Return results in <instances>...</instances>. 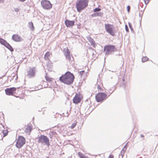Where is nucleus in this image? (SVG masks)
Masks as SVG:
<instances>
[{
    "label": "nucleus",
    "instance_id": "nucleus-1",
    "mask_svg": "<svg viewBox=\"0 0 158 158\" xmlns=\"http://www.w3.org/2000/svg\"><path fill=\"white\" fill-rule=\"evenodd\" d=\"M74 78L75 77L73 74L70 72L67 71L60 77L59 80L65 84L70 85L73 83Z\"/></svg>",
    "mask_w": 158,
    "mask_h": 158
},
{
    "label": "nucleus",
    "instance_id": "nucleus-2",
    "mask_svg": "<svg viewBox=\"0 0 158 158\" xmlns=\"http://www.w3.org/2000/svg\"><path fill=\"white\" fill-rule=\"evenodd\" d=\"M89 0H77L76 3L77 11L81 12L88 6Z\"/></svg>",
    "mask_w": 158,
    "mask_h": 158
},
{
    "label": "nucleus",
    "instance_id": "nucleus-3",
    "mask_svg": "<svg viewBox=\"0 0 158 158\" xmlns=\"http://www.w3.org/2000/svg\"><path fill=\"white\" fill-rule=\"evenodd\" d=\"M117 51V48L114 45H107L105 46L104 48V51L105 52L106 55L111 54L112 53Z\"/></svg>",
    "mask_w": 158,
    "mask_h": 158
},
{
    "label": "nucleus",
    "instance_id": "nucleus-4",
    "mask_svg": "<svg viewBox=\"0 0 158 158\" xmlns=\"http://www.w3.org/2000/svg\"><path fill=\"white\" fill-rule=\"evenodd\" d=\"M106 31L112 36L115 35L114 27L113 25L109 23L105 24Z\"/></svg>",
    "mask_w": 158,
    "mask_h": 158
},
{
    "label": "nucleus",
    "instance_id": "nucleus-5",
    "mask_svg": "<svg viewBox=\"0 0 158 158\" xmlns=\"http://www.w3.org/2000/svg\"><path fill=\"white\" fill-rule=\"evenodd\" d=\"M37 142L42 144H45L48 147L50 145L49 140V138L46 135H41L39 137Z\"/></svg>",
    "mask_w": 158,
    "mask_h": 158
},
{
    "label": "nucleus",
    "instance_id": "nucleus-6",
    "mask_svg": "<svg viewBox=\"0 0 158 158\" xmlns=\"http://www.w3.org/2000/svg\"><path fill=\"white\" fill-rule=\"evenodd\" d=\"M107 98V94L104 93H98L95 96V99L98 102H102Z\"/></svg>",
    "mask_w": 158,
    "mask_h": 158
},
{
    "label": "nucleus",
    "instance_id": "nucleus-7",
    "mask_svg": "<svg viewBox=\"0 0 158 158\" xmlns=\"http://www.w3.org/2000/svg\"><path fill=\"white\" fill-rule=\"evenodd\" d=\"M25 138L22 136H19L17 140L16 146L18 148H21L25 143Z\"/></svg>",
    "mask_w": 158,
    "mask_h": 158
},
{
    "label": "nucleus",
    "instance_id": "nucleus-8",
    "mask_svg": "<svg viewBox=\"0 0 158 158\" xmlns=\"http://www.w3.org/2000/svg\"><path fill=\"white\" fill-rule=\"evenodd\" d=\"M36 70L35 67H29L27 70V76L29 78H32L35 76Z\"/></svg>",
    "mask_w": 158,
    "mask_h": 158
},
{
    "label": "nucleus",
    "instance_id": "nucleus-9",
    "mask_svg": "<svg viewBox=\"0 0 158 158\" xmlns=\"http://www.w3.org/2000/svg\"><path fill=\"white\" fill-rule=\"evenodd\" d=\"M41 5L43 8L46 10H49L52 7V5L50 2L47 0H43L41 1Z\"/></svg>",
    "mask_w": 158,
    "mask_h": 158
},
{
    "label": "nucleus",
    "instance_id": "nucleus-10",
    "mask_svg": "<svg viewBox=\"0 0 158 158\" xmlns=\"http://www.w3.org/2000/svg\"><path fill=\"white\" fill-rule=\"evenodd\" d=\"M0 43L4 45L11 52H12L14 51V49L12 47L6 40L0 38Z\"/></svg>",
    "mask_w": 158,
    "mask_h": 158
},
{
    "label": "nucleus",
    "instance_id": "nucleus-11",
    "mask_svg": "<svg viewBox=\"0 0 158 158\" xmlns=\"http://www.w3.org/2000/svg\"><path fill=\"white\" fill-rule=\"evenodd\" d=\"M16 89L15 87L7 88L5 90L6 94L8 95H12L15 92Z\"/></svg>",
    "mask_w": 158,
    "mask_h": 158
},
{
    "label": "nucleus",
    "instance_id": "nucleus-12",
    "mask_svg": "<svg viewBox=\"0 0 158 158\" xmlns=\"http://www.w3.org/2000/svg\"><path fill=\"white\" fill-rule=\"evenodd\" d=\"M75 23L74 20H69L67 19H66L64 22L65 25L68 27L73 26L74 25Z\"/></svg>",
    "mask_w": 158,
    "mask_h": 158
},
{
    "label": "nucleus",
    "instance_id": "nucleus-13",
    "mask_svg": "<svg viewBox=\"0 0 158 158\" xmlns=\"http://www.w3.org/2000/svg\"><path fill=\"white\" fill-rule=\"evenodd\" d=\"M12 39L15 42H20L23 40V39L18 35L14 34L12 37Z\"/></svg>",
    "mask_w": 158,
    "mask_h": 158
},
{
    "label": "nucleus",
    "instance_id": "nucleus-14",
    "mask_svg": "<svg viewBox=\"0 0 158 158\" xmlns=\"http://www.w3.org/2000/svg\"><path fill=\"white\" fill-rule=\"evenodd\" d=\"M81 100L80 96L76 95L73 99V102L75 104H77L80 102Z\"/></svg>",
    "mask_w": 158,
    "mask_h": 158
},
{
    "label": "nucleus",
    "instance_id": "nucleus-15",
    "mask_svg": "<svg viewBox=\"0 0 158 158\" xmlns=\"http://www.w3.org/2000/svg\"><path fill=\"white\" fill-rule=\"evenodd\" d=\"M32 128L30 125H28L24 131L27 133H30L31 131Z\"/></svg>",
    "mask_w": 158,
    "mask_h": 158
},
{
    "label": "nucleus",
    "instance_id": "nucleus-16",
    "mask_svg": "<svg viewBox=\"0 0 158 158\" xmlns=\"http://www.w3.org/2000/svg\"><path fill=\"white\" fill-rule=\"evenodd\" d=\"M29 26L30 28L32 31H34V27L33 25V23L32 22H31L29 23H28Z\"/></svg>",
    "mask_w": 158,
    "mask_h": 158
},
{
    "label": "nucleus",
    "instance_id": "nucleus-17",
    "mask_svg": "<svg viewBox=\"0 0 158 158\" xmlns=\"http://www.w3.org/2000/svg\"><path fill=\"white\" fill-rule=\"evenodd\" d=\"M65 57L66 58L69 60V62L71 63H72V62H73L72 61H73V57H72L71 58L70 55L66 56H65Z\"/></svg>",
    "mask_w": 158,
    "mask_h": 158
},
{
    "label": "nucleus",
    "instance_id": "nucleus-18",
    "mask_svg": "<svg viewBox=\"0 0 158 158\" xmlns=\"http://www.w3.org/2000/svg\"><path fill=\"white\" fill-rule=\"evenodd\" d=\"M97 16L102 17L103 15V13L102 12H99L96 13Z\"/></svg>",
    "mask_w": 158,
    "mask_h": 158
},
{
    "label": "nucleus",
    "instance_id": "nucleus-19",
    "mask_svg": "<svg viewBox=\"0 0 158 158\" xmlns=\"http://www.w3.org/2000/svg\"><path fill=\"white\" fill-rule=\"evenodd\" d=\"M78 153L79 156L80 158H84L85 156L84 155L83 153L80 152H79Z\"/></svg>",
    "mask_w": 158,
    "mask_h": 158
},
{
    "label": "nucleus",
    "instance_id": "nucleus-20",
    "mask_svg": "<svg viewBox=\"0 0 158 158\" xmlns=\"http://www.w3.org/2000/svg\"><path fill=\"white\" fill-rule=\"evenodd\" d=\"M101 10V9H100L98 7H97V8H95L93 10V11L94 12L97 13V12H98L100 11Z\"/></svg>",
    "mask_w": 158,
    "mask_h": 158
},
{
    "label": "nucleus",
    "instance_id": "nucleus-21",
    "mask_svg": "<svg viewBox=\"0 0 158 158\" xmlns=\"http://www.w3.org/2000/svg\"><path fill=\"white\" fill-rule=\"evenodd\" d=\"M148 58L146 57L145 56L143 57L142 59V62H144L148 60Z\"/></svg>",
    "mask_w": 158,
    "mask_h": 158
},
{
    "label": "nucleus",
    "instance_id": "nucleus-22",
    "mask_svg": "<svg viewBox=\"0 0 158 158\" xmlns=\"http://www.w3.org/2000/svg\"><path fill=\"white\" fill-rule=\"evenodd\" d=\"M65 56L70 55V52L68 49L66 50V52H65Z\"/></svg>",
    "mask_w": 158,
    "mask_h": 158
},
{
    "label": "nucleus",
    "instance_id": "nucleus-23",
    "mask_svg": "<svg viewBox=\"0 0 158 158\" xmlns=\"http://www.w3.org/2000/svg\"><path fill=\"white\" fill-rule=\"evenodd\" d=\"M128 25H129V28H130V29H131V31H134V30L132 27V25H131V24L130 23H128Z\"/></svg>",
    "mask_w": 158,
    "mask_h": 158
},
{
    "label": "nucleus",
    "instance_id": "nucleus-24",
    "mask_svg": "<svg viewBox=\"0 0 158 158\" xmlns=\"http://www.w3.org/2000/svg\"><path fill=\"white\" fill-rule=\"evenodd\" d=\"M97 88L99 90H100V91H103V90L101 88L100 86L97 83Z\"/></svg>",
    "mask_w": 158,
    "mask_h": 158
},
{
    "label": "nucleus",
    "instance_id": "nucleus-25",
    "mask_svg": "<svg viewBox=\"0 0 158 158\" xmlns=\"http://www.w3.org/2000/svg\"><path fill=\"white\" fill-rule=\"evenodd\" d=\"M77 122L73 123L71 126V128L72 129L76 125Z\"/></svg>",
    "mask_w": 158,
    "mask_h": 158
},
{
    "label": "nucleus",
    "instance_id": "nucleus-26",
    "mask_svg": "<svg viewBox=\"0 0 158 158\" xmlns=\"http://www.w3.org/2000/svg\"><path fill=\"white\" fill-rule=\"evenodd\" d=\"M50 55V53L49 52H47L46 53L45 55V58L49 56Z\"/></svg>",
    "mask_w": 158,
    "mask_h": 158
},
{
    "label": "nucleus",
    "instance_id": "nucleus-27",
    "mask_svg": "<svg viewBox=\"0 0 158 158\" xmlns=\"http://www.w3.org/2000/svg\"><path fill=\"white\" fill-rule=\"evenodd\" d=\"M85 73V71L84 70H82L81 71H80L79 72V74L81 76H82L84 73Z\"/></svg>",
    "mask_w": 158,
    "mask_h": 158
},
{
    "label": "nucleus",
    "instance_id": "nucleus-28",
    "mask_svg": "<svg viewBox=\"0 0 158 158\" xmlns=\"http://www.w3.org/2000/svg\"><path fill=\"white\" fill-rule=\"evenodd\" d=\"M125 28L126 31L127 32H128L129 31V29H128V26L127 25H125Z\"/></svg>",
    "mask_w": 158,
    "mask_h": 158
},
{
    "label": "nucleus",
    "instance_id": "nucleus-29",
    "mask_svg": "<svg viewBox=\"0 0 158 158\" xmlns=\"http://www.w3.org/2000/svg\"><path fill=\"white\" fill-rule=\"evenodd\" d=\"M91 16L92 17H95L97 16L96 13L95 12V13H94L93 14L91 15Z\"/></svg>",
    "mask_w": 158,
    "mask_h": 158
},
{
    "label": "nucleus",
    "instance_id": "nucleus-30",
    "mask_svg": "<svg viewBox=\"0 0 158 158\" xmlns=\"http://www.w3.org/2000/svg\"><path fill=\"white\" fill-rule=\"evenodd\" d=\"M45 78L47 81L50 82L51 81V80L49 78L47 77L46 76H45Z\"/></svg>",
    "mask_w": 158,
    "mask_h": 158
},
{
    "label": "nucleus",
    "instance_id": "nucleus-31",
    "mask_svg": "<svg viewBox=\"0 0 158 158\" xmlns=\"http://www.w3.org/2000/svg\"><path fill=\"white\" fill-rule=\"evenodd\" d=\"M89 41L92 44H93L94 42V40L91 38H90V40H89Z\"/></svg>",
    "mask_w": 158,
    "mask_h": 158
},
{
    "label": "nucleus",
    "instance_id": "nucleus-32",
    "mask_svg": "<svg viewBox=\"0 0 158 158\" xmlns=\"http://www.w3.org/2000/svg\"><path fill=\"white\" fill-rule=\"evenodd\" d=\"M14 10L16 12H18L19 11V9L18 8H14Z\"/></svg>",
    "mask_w": 158,
    "mask_h": 158
},
{
    "label": "nucleus",
    "instance_id": "nucleus-33",
    "mask_svg": "<svg viewBox=\"0 0 158 158\" xmlns=\"http://www.w3.org/2000/svg\"><path fill=\"white\" fill-rule=\"evenodd\" d=\"M127 9L128 12H129L130 10V6H128L127 7Z\"/></svg>",
    "mask_w": 158,
    "mask_h": 158
},
{
    "label": "nucleus",
    "instance_id": "nucleus-34",
    "mask_svg": "<svg viewBox=\"0 0 158 158\" xmlns=\"http://www.w3.org/2000/svg\"><path fill=\"white\" fill-rule=\"evenodd\" d=\"M144 0L145 2V3L146 4H147L149 2V0Z\"/></svg>",
    "mask_w": 158,
    "mask_h": 158
},
{
    "label": "nucleus",
    "instance_id": "nucleus-35",
    "mask_svg": "<svg viewBox=\"0 0 158 158\" xmlns=\"http://www.w3.org/2000/svg\"><path fill=\"white\" fill-rule=\"evenodd\" d=\"M3 137H4L6 136L8 134L7 132H5V133H4V132H3Z\"/></svg>",
    "mask_w": 158,
    "mask_h": 158
},
{
    "label": "nucleus",
    "instance_id": "nucleus-36",
    "mask_svg": "<svg viewBox=\"0 0 158 158\" xmlns=\"http://www.w3.org/2000/svg\"><path fill=\"white\" fill-rule=\"evenodd\" d=\"M51 133L52 135H56V134H57L56 133L55 131H52L51 132Z\"/></svg>",
    "mask_w": 158,
    "mask_h": 158
},
{
    "label": "nucleus",
    "instance_id": "nucleus-37",
    "mask_svg": "<svg viewBox=\"0 0 158 158\" xmlns=\"http://www.w3.org/2000/svg\"><path fill=\"white\" fill-rule=\"evenodd\" d=\"M109 158H113V156L112 154H110L109 156Z\"/></svg>",
    "mask_w": 158,
    "mask_h": 158
},
{
    "label": "nucleus",
    "instance_id": "nucleus-38",
    "mask_svg": "<svg viewBox=\"0 0 158 158\" xmlns=\"http://www.w3.org/2000/svg\"><path fill=\"white\" fill-rule=\"evenodd\" d=\"M143 14V13H142V15H141V14H140V13H139V16L140 17H141V19H142V16Z\"/></svg>",
    "mask_w": 158,
    "mask_h": 158
},
{
    "label": "nucleus",
    "instance_id": "nucleus-39",
    "mask_svg": "<svg viewBox=\"0 0 158 158\" xmlns=\"http://www.w3.org/2000/svg\"><path fill=\"white\" fill-rule=\"evenodd\" d=\"M69 113H68V112H67L66 113V115H64V116H66V117H68V116H69Z\"/></svg>",
    "mask_w": 158,
    "mask_h": 158
},
{
    "label": "nucleus",
    "instance_id": "nucleus-40",
    "mask_svg": "<svg viewBox=\"0 0 158 158\" xmlns=\"http://www.w3.org/2000/svg\"><path fill=\"white\" fill-rule=\"evenodd\" d=\"M4 0H0V3L4 2Z\"/></svg>",
    "mask_w": 158,
    "mask_h": 158
},
{
    "label": "nucleus",
    "instance_id": "nucleus-41",
    "mask_svg": "<svg viewBox=\"0 0 158 158\" xmlns=\"http://www.w3.org/2000/svg\"><path fill=\"white\" fill-rule=\"evenodd\" d=\"M140 136H141V137L143 138V137L144 136V135H143L141 134L140 135Z\"/></svg>",
    "mask_w": 158,
    "mask_h": 158
},
{
    "label": "nucleus",
    "instance_id": "nucleus-42",
    "mask_svg": "<svg viewBox=\"0 0 158 158\" xmlns=\"http://www.w3.org/2000/svg\"><path fill=\"white\" fill-rule=\"evenodd\" d=\"M122 80L123 82L125 81V79L123 78H123Z\"/></svg>",
    "mask_w": 158,
    "mask_h": 158
},
{
    "label": "nucleus",
    "instance_id": "nucleus-43",
    "mask_svg": "<svg viewBox=\"0 0 158 158\" xmlns=\"http://www.w3.org/2000/svg\"><path fill=\"white\" fill-rule=\"evenodd\" d=\"M137 7H138V9H139V4H138V5H137Z\"/></svg>",
    "mask_w": 158,
    "mask_h": 158
}]
</instances>
